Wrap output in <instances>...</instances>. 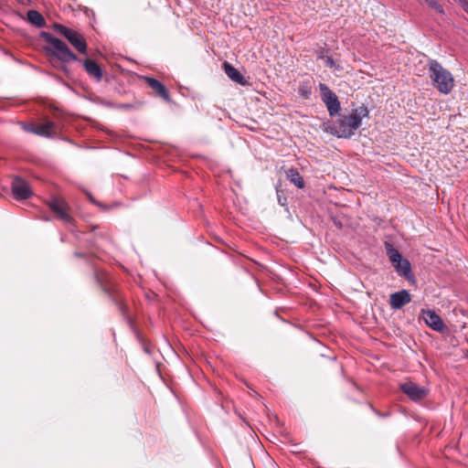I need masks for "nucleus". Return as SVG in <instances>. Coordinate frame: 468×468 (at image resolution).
Here are the masks:
<instances>
[{
  "label": "nucleus",
  "mask_w": 468,
  "mask_h": 468,
  "mask_svg": "<svg viewBox=\"0 0 468 468\" xmlns=\"http://www.w3.org/2000/svg\"><path fill=\"white\" fill-rule=\"evenodd\" d=\"M82 63L89 75L95 78L98 81L102 79V70L98 63L91 59H85Z\"/></svg>",
  "instance_id": "14"
},
{
  "label": "nucleus",
  "mask_w": 468,
  "mask_h": 468,
  "mask_svg": "<svg viewBox=\"0 0 468 468\" xmlns=\"http://www.w3.org/2000/svg\"><path fill=\"white\" fill-rule=\"evenodd\" d=\"M278 200H279V203L283 206L284 205L283 201H286V198L282 199L281 197L279 196Z\"/></svg>",
  "instance_id": "27"
},
{
  "label": "nucleus",
  "mask_w": 468,
  "mask_h": 468,
  "mask_svg": "<svg viewBox=\"0 0 468 468\" xmlns=\"http://www.w3.org/2000/svg\"><path fill=\"white\" fill-rule=\"evenodd\" d=\"M35 134L44 137H52L57 134V125L51 121L37 123L35 126Z\"/></svg>",
  "instance_id": "12"
},
{
  "label": "nucleus",
  "mask_w": 468,
  "mask_h": 468,
  "mask_svg": "<svg viewBox=\"0 0 468 468\" xmlns=\"http://www.w3.org/2000/svg\"><path fill=\"white\" fill-rule=\"evenodd\" d=\"M368 117V110L362 105L353 109L351 113L339 114L338 118L329 127L332 134L339 138H350L355 132L361 126L362 120Z\"/></svg>",
  "instance_id": "1"
},
{
  "label": "nucleus",
  "mask_w": 468,
  "mask_h": 468,
  "mask_svg": "<svg viewBox=\"0 0 468 468\" xmlns=\"http://www.w3.org/2000/svg\"><path fill=\"white\" fill-rule=\"evenodd\" d=\"M46 42L49 45L48 50L63 64L77 61L78 57L69 49L68 45L49 33H43Z\"/></svg>",
  "instance_id": "3"
},
{
  "label": "nucleus",
  "mask_w": 468,
  "mask_h": 468,
  "mask_svg": "<svg viewBox=\"0 0 468 468\" xmlns=\"http://www.w3.org/2000/svg\"><path fill=\"white\" fill-rule=\"evenodd\" d=\"M411 295L407 290H401L390 294L389 305L394 310H399L404 305L410 303Z\"/></svg>",
  "instance_id": "10"
},
{
  "label": "nucleus",
  "mask_w": 468,
  "mask_h": 468,
  "mask_svg": "<svg viewBox=\"0 0 468 468\" xmlns=\"http://www.w3.org/2000/svg\"><path fill=\"white\" fill-rule=\"evenodd\" d=\"M466 356L468 357V349H467V354H466Z\"/></svg>",
  "instance_id": "29"
},
{
  "label": "nucleus",
  "mask_w": 468,
  "mask_h": 468,
  "mask_svg": "<svg viewBox=\"0 0 468 468\" xmlns=\"http://www.w3.org/2000/svg\"><path fill=\"white\" fill-rule=\"evenodd\" d=\"M393 265L396 271L403 276H407L410 272V264L406 259H402L401 262L399 261Z\"/></svg>",
  "instance_id": "18"
},
{
  "label": "nucleus",
  "mask_w": 468,
  "mask_h": 468,
  "mask_svg": "<svg viewBox=\"0 0 468 468\" xmlns=\"http://www.w3.org/2000/svg\"><path fill=\"white\" fill-rule=\"evenodd\" d=\"M85 194L87 195V197H89V199H90L93 204H95V205H97V206H101V204H100L99 202H97V201L94 199V197H92V195H91L90 192L85 191Z\"/></svg>",
  "instance_id": "24"
},
{
  "label": "nucleus",
  "mask_w": 468,
  "mask_h": 468,
  "mask_svg": "<svg viewBox=\"0 0 468 468\" xmlns=\"http://www.w3.org/2000/svg\"><path fill=\"white\" fill-rule=\"evenodd\" d=\"M386 250H387V254L389 258V261L392 262V264H395L399 261L401 262V260L403 258L397 249H395L392 245L387 243Z\"/></svg>",
  "instance_id": "17"
},
{
  "label": "nucleus",
  "mask_w": 468,
  "mask_h": 468,
  "mask_svg": "<svg viewBox=\"0 0 468 468\" xmlns=\"http://www.w3.org/2000/svg\"><path fill=\"white\" fill-rule=\"evenodd\" d=\"M286 178L298 188H303L305 184L303 176L296 168H289L286 172Z\"/></svg>",
  "instance_id": "15"
},
{
  "label": "nucleus",
  "mask_w": 468,
  "mask_h": 468,
  "mask_svg": "<svg viewBox=\"0 0 468 468\" xmlns=\"http://www.w3.org/2000/svg\"><path fill=\"white\" fill-rule=\"evenodd\" d=\"M119 108H122V109H130L132 108V105L131 104H121L119 106Z\"/></svg>",
  "instance_id": "26"
},
{
  "label": "nucleus",
  "mask_w": 468,
  "mask_h": 468,
  "mask_svg": "<svg viewBox=\"0 0 468 468\" xmlns=\"http://www.w3.org/2000/svg\"><path fill=\"white\" fill-rule=\"evenodd\" d=\"M53 27L57 33L62 35L80 53L86 54L87 43L79 32L60 24H54Z\"/></svg>",
  "instance_id": "4"
},
{
  "label": "nucleus",
  "mask_w": 468,
  "mask_h": 468,
  "mask_svg": "<svg viewBox=\"0 0 468 468\" xmlns=\"http://www.w3.org/2000/svg\"><path fill=\"white\" fill-rule=\"evenodd\" d=\"M321 100L326 106L331 117L335 116L341 110L340 101L336 94L324 83H319Z\"/></svg>",
  "instance_id": "5"
},
{
  "label": "nucleus",
  "mask_w": 468,
  "mask_h": 468,
  "mask_svg": "<svg viewBox=\"0 0 468 468\" xmlns=\"http://www.w3.org/2000/svg\"><path fill=\"white\" fill-rule=\"evenodd\" d=\"M278 200H279V203L283 206L284 205L283 201H286V198L282 199L281 197L279 196Z\"/></svg>",
  "instance_id": "28"
},
{
  "label": "nucleus",
  "mask_w": 468,
  "mask_h": 468,
  "mask_svg": "<svg viewBox=\"0 0 468 468\" xmlns=\"http://www.w3.org/2000/svg\"><path fill=\"white\" fill-rule=\"evenodd\" d=\"M27 16L29 23L39 28L46 25L44 16L38 11L29 10Z\"/></svg>",
  "instance_id": "16"
},
{
  "label": "nucleus",
  "mask_w": 468,
  "mask_h": 468,
  "mask_svg": "<svg viewBox=\"0 0 468 468\" xmlns=\"http://www.w3.org/2000/svg\"><path fill=\"white\" fill-rule=\"evenodd\" d=\"M48 205L49 208L55 214H57L58 218H60L62 221H64L65 223L72 222V218L69 214V206L64 200L53 198Z\"/></svg>",
  "instance_id": "9"
},
{
  "label": "nucleus",
  "mask_w": 468,
  "mask_h": 468,
  "mask_svg": "<svg viewBox=\"0 0 468 468\" xmlns=\"http://www.w3.org/2000/svg\"><path fill=\"white\" fill-rule=\"evenodd\" d=\"M335 61L332 57H326L325 58V66L328 68H334L335 67Z\"/></svg>",
  "instance_id": "22"
},
{
  "label": "nucleus",
  "mask_w": 468,
  "mask_h": 468,
  "mask_svg": "<svg viewBox=\"0 0 468 468\" xmlns=\"http://www.w3.org/2000/svg\"><path fill=\"white\" fill-rule=\"evenodd\" d=\"M222 68L224 69V72L226 75L234 82L240 84L242 86H245L248 84V81L243 77V75L236 69L234 68L230 63L228 61H224L222 64Z\"/></svg>",
  "instance_id": "11"
},
{
  "label": "nucleus",
  "mask_w": 468,
  "mask_h": 468,
  "mask_svg": "<svg viewBox=\"0 0 468 468\" xmlns=\"http://www.w3.org/2000/svg\"><path fill=\"white\" fill-rule=\"evenodd\" d=\"M85 194L87 195V197H89V199H90L93 204H95V205H97V206H101V204H100L99 202H97V201L94 199V197H92V195H91L90 192L85 191Z\"/></svg>",
  "instance_id": "25"
},
{
  "label": "nucleus",
  "mask_w": 468,
  "mask_h": 468,
  "mask_svg": "<svg viewBox=\"0 0 468 468\" xmlns=\"http://www.w3.org/2000/svg\"><path fill=\"white\" fill-rule=\"evenodd\" d=\"M400 389L413 401L423 399L429 393V389L412 381L400 384Z\"/></svg>",
  "instance_id": "6"
},
{
  "label": "nucleus",
  "mask_w": 468,
  "mask_h": 468,
  "mask_svg": "<svg viewBox=\"0 0 468 468\" xmlns=\"http://www.w3.org/2000/svg\"><path fill=\"white\" fill-rule=\"evenodd\" d=\"M428 3V5L432 7L436 12L440 13V14H443L444 13V10H443V7L441 6V5H440L437 0H428L426 1Z\"/></svg>",
  "instance_id": "20"
},
{
  "label": "nucleus",
  "mask_w": 468,
  "mask_h": 468,
  "mask_svg": "<svg viewBox=\"0 0 468 468\" xmlns=\"http://www.w3.org/2000/svg\"><path fill=\"white\" fill-rule=\"evenodd\" d=\"M35 126H36V124H32V123H23L22 124L24 131H26L27 133H35Z\"/></svg>",
  "instance_id": "21"
},
{
  "label": "nucleus",
  "mask_w": 468,
  "mask_h": 468,
  "mask_svg": "<svg viewBox=\"0 0 468 468\" xmlns=\"http://www.w3.org/2000/svg\"><path fill=\"white\" fill-rule=\"evenodd\" d=\"M11 189L15 198L17 200L27 199L32 196V190L29 185L19 176L14 177Z\"/></svg>",
  "instance_id": "7"
},
{
  "label": "nucleus",
  "mask_w": 468,
  "mask_h": 468,
  "mask_svg": "<svg viewBox=\"0 0 468 468\" xmlns=\"http://www.w3.org/2000/svg\"><path fill=\"white\" fill-rule=\"evenodd\" d=\"M420 316L425 324L432 330L440 333L445 330V325L441 318L434 311L421 309Z\"/></svg>",
  "instance_id": "8"
},
{
  "label": "nucleus",
  "mask_w": 468,
  "mask_h": 468,
  "mask_svg": "<svg viewBox=\"0 0 468 468\" xmlns=\"http://www.w3.org/2000/svg\"><path fill=\"white\" fill-rule=\"evenodd\" d=\"M144 80L147 85L160 97H162L166 101H170L169 93L162 82L151 77H145Z\"/></svg>",
  "instance_id": "13"
},
{
  "label": "nucleus",
  "mask_w": 468,
  "mask_h": 468,
  "mask_svg": "<svg viewBox=\"0 0 468 468\" xmlns=\"http://www.w3.org/2000/svg\"><path fill=\"white\" fill-rule=\"evenodd\" d=\"M298 93L303 99H310L312 96V89L307 81H303L300 83L298 88Z\"/></svg>",
  "instance_id": "19"
},
{
  "label": "nucleus",
  "mask_w": 468,
  "mask_h": 468,
  "mask_svg": "<svg viewBox=\"0 0 468 468\" xmlns=\"http://www.w3.org/2000/svg\"><path fill=\"white\" fill-rule=\"evenodd\" d=\"M371 410L379 417L386 418L389 416L388 412L381 413L378 410H375L372 405H370Z\"/></svg>",
  "instance_id": "23"
},
{
  "label": "nucleus",
  "mask_w": 468,
  "mask_h": 468,
  "mask_svg": "<svg viewBox=\"0 0 468 468\" xmlns=\"http://www.w3.org/2000/svg\"><path fill=\"white\" fill-rule=\"evenodd\" d=\"M429 77L432 86L441 94H449L455 84L452 74L436 59L428 63Z\"/></svg>",
  "instance_id": "2"
}]
</instances>
